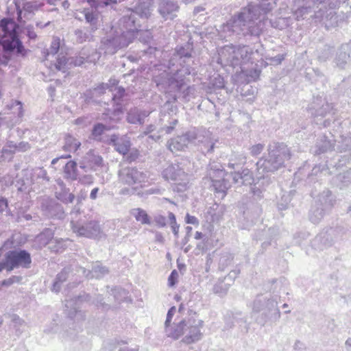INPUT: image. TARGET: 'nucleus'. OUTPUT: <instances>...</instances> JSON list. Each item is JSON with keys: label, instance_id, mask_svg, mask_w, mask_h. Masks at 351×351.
Masks as SVG:
<instances>
[{"label": "nucleus", "instance_id": "nucleus-1", "mask_svg": "<svg viewBox=\"0 0 351 351\" xmlns=\"http://www.w3.org/2000/svg\"><path fill=\"white\" fill-rule=\"evenodd\" d=\"M32 264L30 254L25 250H14L8 252L4 261L0 263V272L3 269L11 271L15 268H29Z\"/></svg>", "mask_w": 351, "mask_h": 351}, {"label": "nucleus", "instance_id": "nucleus-2", "mask_svg": "<svg viewBox=\"0 0 351 351\" xmlns=\"http://www.w3.org/2000/svg\"><path fill=\"white\" fill-rule=\"evenodd\" d=\"M71 229L77 236L86 238H93L100 233V227L97 221H90L85 226L72 221Z\"/></svg>", "mask_w": 351, "mask_h": 351}, {"label": "nucleus", "instance_id": "nucleus-3", "mask_svg": "<svg viewBox=\"0 0 351 351\" xmlns=\"http://www.w3.org/2000/svg\"><path fill=\"white\" fill-rule=\"evenodd\" d=\"M145 179V176L142 172L138 171L136 168H131L128 169L123 182L125 184L134 186L144 182Z\"/></svg>", "mask_w": 351, "mask_h": 351}, {"label": "nucleus", "instance_id": "nucleus-4", "mask_svg": "<svg viewBox=\"0 0 351 351\" xmlns=\"http://www.w3.org/2000/svg\"><path fill=\"white\" fill-rule=\"evenodd\" d=\"M110 141L114 146L115 149L119 154L125 156L129 153L131 143L130 141L126 138L119 139L116 135H112L110 138Z\"/></svg>", "mask_w": 351, "mask_h": 351}, {"label": "nucleus", "instance_id": "nucleus-5", "mask_svg": "<svg viewBox=\"0 0 351 351\" xmlns=\"http://www.w3.org/2000/svg\"><path fill=\"white\" fill-rule=\"evenodd\" d=\"M77 171V163L73 160L69 161L64 167V177L66 179L75 180Z\"/></svg>", "mask_w": 351, "mask_h": 351}, {"label": "nucleus", "instance_id": "nucleus-6", "mask_svg": "<svg viewBox=\"0 0 351 351\" xmlns=\"http://www.w3.org/2000/svg\"><path fill=\"white\" fill-rule=\"evenodd\" d=\"M81 146L80 142H79L75 138L69 136L66 138V143L62 147L64 151H73L76 152Z\"/></svg>", "mask_w": 351, "mask_h": 351}, {"label": "nucleus", "instance_id": "nucleus-7", "mask_svg": "<svg viewBox=\"0 0 351 351\" xmlns=\"http://www.w3.org/2000/svg\"><path fill=\"white\" fill-rule=\"evenodd\" d=\"M133 215L137 221L142 224H149L150 219L147 213L141 208H136L133 210Z\"/></svg>", "mask_w": 351, "mask_h": 351}, {"label": "nucleus", "instance_id": "nucleus-8", "mask_svg": "<svg viewBox=\"0 0 351 351\" xmlns=\"http://www.w3.org/2000/svg\"><path fill=\"white\" fill-rule=\"evenodd\" d=\"M110 130V128L106 127L101 123L95 125L92 130V136L93 138L98 139L104 133L105 131Z\"/></svg>", "mask_w": 351, "mask_h": 351}, {"label": "nucleus", "instance_id": "nucleus-9", "mask_svg": "<svg viewBox=\"0 0 351 351\" xmlns=\"http://www.w3.org/2000/svg\"><path fill=\"white\" fill-rule=\"evenodd\" d=\"M9 147L13 152H26L30 148V145L27 142H20L18 144L10 145Z\"/></svg>", "mask_w": 351, "mask_h": 351}, {"label": "nucleus", "instance_id": "nucleus-10", "mask_svg": "<svg viewBox=\"0 0 351 351\" xmlns=\"http://www.w3.org/2000/svg\"><path fill=\"white\" fill-rule=\"evenodd\" d=\"M168 147L172 152L180 151L182 149V145L176 139H171L168 143Z\"/></svg>", "mask_w": 351, "mask_h": 351}, {"label": "nucleus", "instance_id": "nucleus-11", "mask_svg": "<svg viewBox=\"0 0 351 351\" xmlns=\"http://www.w3.org/2000/svg\"><path fill=\"white\" fill-rule=\"evenodd\" d=\"M16 6L18 8L22 7L23 10L27 12H33L36 9V6L31 2H27L25 3H21L20 0H17Z\"/></svg>", "mask_w": 351, "mask_h": 351}, {"label": "nucleus", "instance_id": "nucleus-12", "mask_svg": "<svg viewBox=\"0 0 351 351\" xmlns=\"http://www.w3.org/2000/svg\"><path fill=\"white\" fill-rule=\"evenodd\" d=\"M21 280V277L13 276L11 278L4 280L1 282L2 286H10L14 282H19Z\"/></svg>", "mask_w": 351, "mask_h": 351}, {"label": "nucleus", "instance_id": "nucleus-13", "mask_svg": "<svg viewBox=\"0 0 351 351\" xmlns=\"http://www.w3.org/2000/svg\"><path fill=\"white\" fill-rule=\"evenodd\" d=\"M139 156V152L137 149H133L130 153L127 154L126 160L128 162L135 161Z\"/></svg>", "mask_w": 351, "mask_h": 351}, {"label": "nucleus", "instance_id": "nucleus-14", "mask_svg": "<svg viewBox=\"0 0 351 351\" xmlns=\"http://www.w3.org/2000/svg\"><path fill=\"white\" fill-rule=\"evenodd\" d=\"M178 276V274L176 270H173L171 271L168 278V283L169 286L173 287V285H175V284L177 282Z\"/></svg>", "mask_w": 351, "mask_h": 351}, {"label": "nucleus", "instance_id": "nucleus-15", "mask_svg": "<svg viewBox=\"0 0 351 351\" xmlns=\"http://www.w3.org/2000/svg\"><path fill=\"white\" fill-rule=\"evenodd\" d=\"M155 221L158 226L165 227L166 226V218L164 216L159 215L155 218Z\"/></svg>", "mask_w": 351, "mask_h": 351}, {"label": "nucleus", "instance_id": "nucleus-16", "mask_svg": "<svg viewBox=\"0 0 351 351\" xmlns=\"http://www.w3.org/2000/svg\"><path fill=\"white\" fill-rule=\"evenodd\" d=\"M175 311H176V308L174 306L171 307L169 310V311L167 313V315L166 322H165L166 326H169L170 322H171V319L173 316Z\"/></svg>", "mask_w": 351, "mask_h": 351}, {"label": "nucleus", "instance_id": "nucleus-17", "mask_svg": "<svg viewBox=\"0 0 351 351\" xmlns=\"http://www.w3.org/2000/svg\"><path fill=\"white\" fill-rule=\"evenodd\" d=\"M263 149V145L261 144H257L254 145L251 149V152L253 155L259 154Z\"/></svg>", "mask_w": 351, "mask_h": 351}, {"label": "nucleus", "instance_id": "nucleus-18", "mask_svg": "<svg viewBox=\"0 0 351 351\" xmlns=\"http://www.w3.org/2000/svg\"><path fill=\"white\" fill-rule=\"evenodd\" d=\"M186 222L187 223L191 224H197L198 220L195 216L190 215L189 214H187L186 215Z\"/></svg>", "mask_w": 351, "mask_h": 351}, {"label": "nucleus", "instance_id": "nucleus-19", "mask_svg": "<svg viewBox=\"0 0 351 351\" xmlns=\"http://www.w3.org/2000/svg\"><path fill=\"white\" fill-rule=\"evenodd\" d=\"M8 206V201L5 198H0V213L3 212Z\"/></svg>", "mask_w": 351, "mask_h": 351}, {"label": "nucleus", "instance_id": "nucleus-20", "mask_svg": "<svg viewBox=\"0 0 351 351\" xmlns=\"http://www.w3.org/2000/svg\"><path fill=\"white\" fill-rule=\"evenodd\" d=\"M85 19L88 22H93L95 20V16L93 12H87L85 13Z\"/></svg>", "mask_w": 351, "mask_h": 351}, {"label": "nucleus", "instance_id": "nucleus-21", "mask_svg": "<svg viewBox=\"0 0 351 351\" xmlns=\"http://www.w3.org/2000/svg\"><path fill=\"white\" fill-rule=\"evenodd\" d=\"M71 156V155L68 154V155H63V156H61L60 157H57L56 158H53L51 161V164L52 165H55L60 158H64V159H67V158H70Z\"/></svg>", "mask_w": 351, "mask_h": 351}, {"label": "nucleus", "instance_id": "nucleus-22", "mask_svg": "<svg viewBox=\"0 0 351 351\" xmlns=\"http://www.w3.org/2000/svg\"><path fill=\"white\" fill-rule=\"evenodd\" d=\"M99 191V189L97 187L94 188L90 194V197L92 199H95L97 198V195Z\"/></svg>", "mask_w": 351, "mask_h": 351}, {"label": "nucleus", "instance_id": "nucleus-23", "mask_svg": "<svg viewBox=\"0 0 351 351\" xmlns=\"http://www.w3.org/2000/svg\"><path fill=\"white\" fill-rule=\"evenodd\" d=\"M168 217L172 224H176V216L173 213H169Z\"/></svg>", "mask_w": 351, "mask_h": 351}, {"label": "nucleus", "instance_id": "nucleus-24", "mask_svg": "<svg viewBox=\"0 0 351 351\" xmlns=\"http://www.w3.org/2000/svg\"><path fill=\"white\" fill-rule=\"evenodd\" d=\"M102 162H103V159L101 156H97L95 158V163L98 165V166H100L102 165Z\"/></svg>", "mask_w": 351, "mask_h": 351}, {"label": "nucleus", "instance_id": "nucleus-25", "mask_svg": "<svg viewBox=\"0 0 351 351\" xmlns=\"http://www.w3.org/2000/svg\"><path fill=\"white\" fill-rule=\"evenodd\" d=\"M203 237V234L201 232L197 231L195 233L194 238L197 240L201 239Z\"/></svg>", "mask_w": 351, "mask_h": 351}, {"label": "nucleus", "instance_id": "nucleus-26", "mask_svg": "<svg viewBox=\"0 0 351 351\" xmlns=\"http://www.w3.org/2000/svg\"><path fill=\"white\" fill-rule=\"evenodd\" d=\"M28 36L30 38H35L36 37V34L34 31H29Z\"/></svg>", "mask_w": 351, "mask_h": 351}, {"label": "nucleus", "instance_id": "nucleus-27", "mask_svg": "<svg viewBox=\"0 0 351 351\" xmlns=\"http://www.w3.org/2000/svg\"><path fill=\"white\" fill-rule=\"evenodd\" d=\"M128 122L132 123H135L134 119L133 117H132L130 114L128 117Z\"/></svg>", "mask_w": 351, "mask_h": 351}, {"label": "nucleus", "instance_id": "nucleus-28", "mask_svg": "<svg viewBox=\"0 0 351 351\" xmlns=\"http://www.w3.org/2000/svg\"><path fill=\"white\" fill-rule=\"evenodd\" d=\"M186 341H187V343H189L190 341L188 340V339H189V338H188V337H186Z\"/></svg>", "mask_w": 351, "mask_h": 351}]
</instances>
